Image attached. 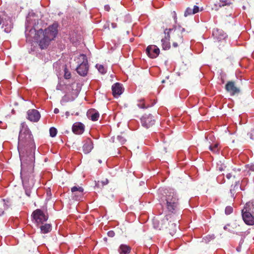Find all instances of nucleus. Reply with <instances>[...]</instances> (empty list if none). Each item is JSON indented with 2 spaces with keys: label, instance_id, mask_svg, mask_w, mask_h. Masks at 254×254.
<instances>
[{
  "label": "nucleus",
  "instance_id": "1",
  "mask_svg": "<svg viewBox=\"0 0 254 254\" xmlns=\"http://www.w3.org/2000/svg\"><path fill=\"white\" fill-rule=\"evenodd\" d=\"M58 27V23L54 22L44 30L40 29L36 30L35 28L31 27L29 19H27L25 25V35L27 40H30L31 38H32L41 49H45L57 37Z\"/></svg>",
  "mask_w": 254,
  "mask_h": 254
},
{
  "label": "nucleus",
  "instance_id": "2",
  "mask_svg": "<svg viewBox=\"0 0 254 254\" xmlns=\"http://www.w3.org/2000/svg\"><path fill=\"white\" fill-rule=\"evenodd\" d=\"M34 146L32 134L25 123L21 124L20 130L18 136V150L20 158L21 168H23L25 162L31 165L35 158L34 154L31 152L26 155L25 152L26 147Z\"/></svg>",
  "mask_w": 254,
  "mask_h": 254
},
{
  "label": "nucleus",
  "instance_id": "3",
  "mask_svg": "<svg viewBox=\"0 0 254 254\" xmlns=\"http://www.w3.org/2000/svg\"><path fill=\"white\" fill-rule=\"evenodd\" d=\"M159 191L161 193L160 202L166 205L169 212H175L179 206V199L176 193L171 189L160 190Z\"/></svg>",
  "mask_w": 254,
  "mask_h": 254
},
{
  "label": "nucleus",
  "instance_id": "4",
  "mask_svg": "<svg viewBox=\"0 0 254 254\" xmlns=\"http://www.w3.org/2000/svg\"><path fill=\"white\" fill-rule=\"evenodd\" d=\"M253 214H254V200L247 203L242 210L243 219L247 225H254V216Z\"/></svg>",
  "mask_w": 254,
  "mask_h": 254
},
{
  "label": "nucleus",
  "instance_id": "5",
  "mask_svg": "<svg viewBox=\"0 0 254 254\" xmlns=\"http://www.w3.org/2000/svg\"><path fill=\"white\" fill-rule=\"evenodd\" d=\"M31 218L32 222L38 227L48 220L49 216L41 209H37L32 212Z\"/></svg>",
  "mask_w": 254,
  "mask_h": 254
},
{
  "label": "nucleus",
  "instance_id": "6",
  "mask_svg": "<svg viewBox=\"0 0 254 254\" xmlns=\"http://www.w3.org/2000/svg\"><path fill=\"white\" fill-rule=\"evenodd\" d=\"M78 59L82 61V62L77 67L76 71L81 76H85L88 70V65L86 56L84 54H81Z\"/></svg>",
  "mask_w": 254,
  "mask_h": 254
},
{
  "label": "nucleus",
  "instance_id": "7",
  "mask_svg": "<svg viewBox=\"0 0 254 254\" xmlns=\"http://www.w3.org/2000/svg\"><path fill=\"white\" fill-rule=\"evenodd\" d=\"M0 25H2V28L7 33H9L13 28V24L11 18L7 15H0Z\"/></svg>",
  "mask_w": 254,
  "mask_h": 254
},
{
  "label": "nucleus",
  "instance_id": "8",
  "mask_svg": "<svg viewBox=\"0 0 254 254\" xmlns=\"http://www.w3.org/2000/svg\"><path fill=\"white\" fill-rule=\"evenodd\" d=\"M142 126L147 128L153 126L155 122V119L151 114H145L140 119Z\"/></svg>",
  "mask_w": 254,
  "mask_h": 254
},
{
  "label": "nucleus",
  "instance_id": "9",
  "mask_svg": "<svg viewBox=\"0 0 254 254\" xmlns=\"http://www.w3.org/2000/svg\"><path fill=\"white\" fill-rule=\"evenodd\" d=\"M173 31V29L166 28L164 30V33L165 34V38L161 40L162 48L164 50H167L170 49V32Z\"/></svg>",
  "mask_w": 254,
  "mask_h": 254
},
{
  "label": "nucleus",
  "instance_id": "10",
  "mask_svg": "<svg viewBox=\"0 0 254 254\" xmlns=\"http://www.w3.org/2000/svg\"><path fill=\"white\" fill-rule=\"evenodd\" d=\"M73 198L80 200L83 196V189L79 186H74L71 189Z\"/></svg>",
  "mask_w": 254,
  "mask_h": 254
},
{
  "label": "nucleus",
  "instance_id": "11",
  "mask_svg": "<svg viewBox=\"0 0 254 254\" xmlns=\"http://www.w3.org/2000/svg\"><path fill=\"white\" fill-rule=\"evenodd\" d=\"M146 53L150 58L153 59L159 55L160 50L156 46L150 45L147 47Z\"/></svg>",
  "mask_w": 254,
  "mask_h": 254
},
{
  "label": "nucleus",
  "instance_id": "12",
  "mask_svg": "<svg viewBox=\"0 0 254 254\" xmlns=\"http://www.w3.org/2000/svg\"><path fill=\"white\" fill-rule=\"evenodd\" d=\"M27 114V119L32 122H37L41 117L40 113L36 109L29 110Z\"/></svg>",
  "mask_w": 254,
  "mask_h": 254
},
{
  "label": "nucleus",
  "instance_id": "13",
  "mask_svg": "<svg viewBox=\"0 0 254 254\" xmlns=\"http://www.w3.org/2000/svg\"><path fill=\"white\" fill-rule=\"evenodd\" d=\"M225 89L231 95H234L240 92V89L237 87L234 82L228 81L225 86Z\"/></svg>",
  "mask_w": 254,
  "mask_h": 254
},
{
  "label": "nucleus",
  "instance_id": "14",
  "mask_svg": "<svg viewBox=\"0 0 254 254\" xmlns=\"http://www.w3.org/2000/svg\"><path fill=\"white\" fill-rule=\"evenodd\" d=\"M113 95L115 98H118L124 91L123 85L120 83H116L112 86Z\"/></svg>",
  "mask_w": 254,
  "mask_h": 254
},
{
  "label": "nucleus",
  "instance_id": "15",
  "mask_svg": "<svg viewBox=\"0 0 254 254\" xmlns=\"http://www.w3.org/2000/svg\"><path fill=\"white\" fill-rule=\"evenodd\" d=\"M83 151L85 154H88L91 151L93 148V143L90 138H87L83 142Z\"/></svg>",
  "mask_w": 254,
  "mask_h": 254
},
{
  "label": "nucleus",
  "instance_id": "16",
  "mask_svg": "<svg viewBox=\"0 0 254 254\" xmlns=\"http://www.w3.org/2000/svg\"><path fill=\"white\" fill-rule=\"evenodd\" d=\"M72 130L74 133L81 134L84 131V126L81 123H75L72 126Z\"/></svg>",
  "mask_w": 254,
  "mask_h": 254
},
{
  "label": "nucleus",
  "instance_id": "17",
  "mask_svg": "<svg viewBox=\"0 0 254 254\" xmlns=\"http://www.w3.org/2000/svg\"><path fill=\"white\" fill-rule=\"evenodd\" d=\"M99 116L98 112L93 109L89 110L87 113V117L92 121H97L98 120Z\"/></svg>",
  "mask_w": 254,
  "mask_h": 254
},
{
  "label": "nucleus",
  "instance_id": "18",
  "mask_svg": "<svg viewBox=\"0 0 254 254\" xmlns=\"http://www.w3.org/2000/svg\"><path fill=\"white\" fill-rule=\"evenodd\" d=\"M38 227L40 228V232L42 234H47L52 230V225L50 224H43Z\"/></svg>",
  "mask_w": 254,
  "mask_h": 254
},
{
  "label": "nucleus",
  "instance_id": "19",
  "mask_svg": "<svg viewBox=\"0 0 254 254\" xmlns=\"http://www.w3.org/2000/svg\"><path fill=\"white\" fill-rule=\"evenodd\" d=\"M212 35L219 40H220L222 39H224L226 37L225 34H224L221 30L218 29H214L213 30Z\"/></svg>",
  "mask_w": 254,
  "mask_h": 254
},
{
  "label": "nucleus",
  "instance_id": "20",
  "mask_svg": "<svg viewBox=\"0 0 254 254\" xmlns=\"http://www.w3.org/2000/svg\"><path fill=\"white\" fill-rule=\"evenodd\" d=\"M119 252L120 254H128L131 251V248L125 244L121 245L119 249Z\"/></svg>",
  "mask_w": 254,
  "mask_h": 254
},
{
  "label": "nucleus",
  "instance_id": "21",
  "mask_svg": "<svg viewBox=\"0 0 254 254\" xmlns=\"http://www.w3.org/2000/svg\"><path fill=\"white\" fill-rule=\"evenodd\" d=\"M239 187L240 184L239 181L236 182L234 185L231 186L230 191L233 198H235L236 191L239 190Z\"/></svg>",
  "mask_w": 254,
  "mask_h": 254
},
{
  "label": "nucleus",
  "instance_id": "22",
  "mask_svg": "<svg viewBox=\"0 0 254 254\" xmlns=\"http://www.w3.org/2000/svg\"><path fill=\"white\" fill-rule=\"evenodd\" d=\"M177 225L174 223H169V227L167 228L168 229L169 233L173 236L177 231Z\"/></svg>",
  "mask_w": 254,
  "mask_h": 254
},
{
  "label": "nucleus",
  "instance_id": "23",
  "mask_svg": "<svg viewBox=\"0 0 254 254\" xmlns=\"http://www.w3.org/2000/svg\"><path fill=\"white\" fill-rule=\"evenodd\" d=\"M209 148L210 150L213 153H219L220 149L219 144L217 143H216L214 144L210 145L209 147Z\"/></svg>",
  "mask_w": 254,
  "mask_h": 254
},
{
  "label": "nucleus",
  "instance_id": "24",
  "mask_svg": "<svg viewBox=\"0 0 254 254\" xmlns=\"http://www.w3.org/2000/svg\"><path fill=\"white\" fill-rule=\"evenodd\" d=\"M220 2L218 4H215V6H218L219 7L226 5H229L231 2L229 0H219Z\"/></svg>",
  "mask_w": 254,
  "mask_h": 254
},
{
  "label": "nucleus",
  "instance_id": "25",
  "mask_svg": "<svg viewBox=\"0 0 254 254\" xmlns=\"http://www.w3.org/2000/svg\"><path fill=\"white\" fill-rule=\"evenodd\" d=\"M137 106L139 108L141 109H146L148 107V106H145L144 103V100L141 99L138 101V103H137Z\"/></svg>",
  "mask_w": 254,
  "mask_h": 254
},
{
  "label": "nucleus",
  "instance_id": "26",
  "mask_svg": "<svg viewBox=\"0 0 254 254\" xmlns=\"http://www.w3.org/2000/svg\"><path fill=\"white\" fill-rule=\"evenodd\" d=\"M50 134L52 137H55L57 134V130L54 127H52L50 128Z\"/></svg>",
  "mask_w": 254,
  "mask_h": 254
},
{
  "label": "nucleus",
  "instance_id": "27",
  "mask_svg": "<svg viewBox=\"0 0 254 254\" xmlns=\"http://www.w3.org/2000/svg\"><path fill=\"white\" fill-rule=\"evenodd\" d=\"M192 14H194L192 9L190 7H188L185 11L184 16L187 17Z\"/></svg>",
  "mask_w": 254,
  "mask_h": 254
},
{
  "label": "nucleus",
  "instance_id": "28",
  "mask_svg": "<svg viewBox=\"0 0 254 254\" xmlns=\"http://www.w3.org/2000/svg\"><path fill=\"white\" fill-rule=\"evenodd\" d=\"M64 77L65 79H69L71 77V73L68 70L66 67H65L64 69Z\"/></svg>",
  "mask_w": 254,
  "mask_h": 254
},
{
  "label": "nucleus",
  "instance_id": "29",
  "mask_svg": "<svg viewBox=\"0 0 254 254\" xmlns=\"http://www.w3.org/2000/svg\"><path fill=\"white\" fill-rule=\"evenodd\" d=\"M96 67H97L98 71L100 73L104 74L106 72V70L103 65H101V64H99V65L97 64Z\"/></svg>",
  "mask_w": 254,
  "mask_h": 254
},
{
  "label": "nucleus",
  "instance_id": "30",
  "mask_svg": "<svg viewBox=\"0 0 254 254\" xmlns=\"http://www.w3.org/2000/svg\"><path fill=\"white\" fill-rule=\"evenodd\" d=\"M233 209L232 207L230 206H228L225 208V212L226 215L230 214L232 213Z\"/></svg>",
  "mask_w": 254,
  "mask_h": 254
},
{
  "label": "nucleus",
  "instance_id": "31",
  "mask_svg": "<svg viewBox=\"0 0 254 254\" xmlns=\"http://www.w3.org/2000/svg\"><path fill=\"white\" fill-rule=\"evenodd\" d=\"M117 139L122 144H124L126 141L125 138L121 135H118L117 137Z\"/></svg>",
  "mask_w": 254,
  "mask_h": 254
},
{
  "label": "nucleus",
  "instance_id": "32",
  "mask_svg": "<svg viewBox=\"0 0 254 254\" xmlns=\"http://www.w3.org/2000/svg\"><path fill=\"white\" fill-rule=\"evenodd\" d=\"M247 168L248 169V171L254 172V164L247 165Z\"/></svg>",
  "mask_w": 254,
  "mask_h": 254
},
{
  "label": "nucleus",
  "instance_id": "33",
  "mask_svg": "<svg viewBox=\"0 0 254 254\" xmlns=\"http://www.w3.org/2000/svg\"><path fill=\"white\" fill-rule=\"evenodd\" d=\"M69 101L68 97L67 95L64 96L62 99L61 101V104H63V103L68 102Z\"/></svg>",
  "mask_w": 254,
  "mask_h": 254
},
{
  "label": "nucleus",
  "instance_id": "34",
  "mask_svg": "<svg viewBox=\"0 0 254 254\" xmlns=\"http://www.w3.org/2000/svg\"><path fill=\"white\" fill-rule=\"evenodd\" d=\"M192 11L193 12L194 14L197 13L199 11V7L196 5H194L193 6V8H192Z\"/></svg>",
  "mask_w": 254,
  "mask_h": 254
},
{
  "label": "nucleus",
  "instance_id": "35",
  "mask_svg": "<svg viewBox=\"0 0 254 254\" xmlns=\"http://www.w3.org/2000/svg\"><path fill=\"white\" fill-rule=\"evenodd\" d=\"M173 30L174 32L176 31L177 33H178V32L182 33L183 32H184L185 30V28L180 27L178 29H175V30L173 29Z\"/></svg>",
  "mask_w": 254,
  "mask_h": 254
},
{
  "label": "nucleus",
  "instance_id": "36",
  "mask_svg": "<svg viewBox=\"0 0 254 254\" xmlns=\"http://www.w3.org/2000/svg\"><path fill=\"white\" fill-rule=\"evenodd\" d=\"M107 235L110 237H113L115 236V232L113 231H109Z\"/></svg>",
  "mask_w": 254,
  "mask_h": 254
},
{
  "label": "nucleus",
  "instance_id": "37",
  "mask_svg": "<svg viewBox=\"0 0 254 254\" xmlns=\"http://www.w3.org/2000/svg\"><path fill=\"white\" fill-rule=\"evenodd\" d=\"M172 14V15L175 21V22H176L177 21V14H176V12L175 11H173L171 13Z\"/></svg>",
  "mask_w": 254,
  "mask_h": 254
},
{
  "label": "nucleus",
  "instance_id": "38",
  "mask_svg": "<svg viewBox=\"0 0 254 254\" xmlns=\"http://www.w3.org/2000/svg\"><path fill=\"white\" fill-rule=\"evenodd\" d=\"M250 138L254 140V129L252 130L250 132Z\"/></svg>",
  "mask_w": 254,
  "mask_h": 254
},
{
  "label": "nucleus",
  "instance_id": "39",
  "mask_svg": "<svg viewBox=\"0 0 254 254\" xmlns=\"http://www.w3.org/2000/svg\"><path fill=\"white\" fill-rule=\"evenodd\" d=\"M104 9L105 10L109 11L110 9V7L109 5H106L104 6Z\"/></svg>",
  "mask_w": 254,
  "mask_h": 254
},
{
  "label": "nucleus",
  "instance_id": "40",
  "mask_svg": "<svg viewBox=\"0 0 254 254\" xmlns=\"http://www.w3.org/2000/svg\"><path fill=\"white\" fill-rule=\"evenodd\" d=\"M232 175L231 173H228L226 175V178L228 179H230L232 177Z\"/></svg>",
  "mask_w": 254,
  "mask_h": 254
},
{
  "label": "nucleus",
  "instance_id": "41",
  "mask_svg": "<svg viewBox=\"0 0 254 254\" xmlns=\"http://www.w3.org/2000/svg\"><path fill=\"white\" fill-rule=\"evenodd\" d=\"M25 193L28 196H30V191L28 190H25Z\"/></svg>",
  "mask_w": 254,
  "mask_h": 254
},
{
  "label": "nucleus",
  "instance_id": "42",
  "mask_svg": "<svg viewBox=\"0 0 254 254\" xmlns=\"http://www.w3.org/2000/svg\"><path fill=\"white\" fill-rule=\"evenodd\" d=\"M111 26H112V27L113 28H115L116 27H117V24H116V23H112L111 24Z\"/></svg>",
  "mask_w": 254,
  "mask_h": 254
},
{
  "label": "nucleus",
  "instance_id": "43",
  "mask_svg": "<svg viewBox=\"0 0 254 254\" xmlns=\"http://www.w3.org/2000/svg\"><path fill=\"white\" fill-rule=\"evenodd\" d=\"M241 250V246L239 245L237 248L236 250L237 252H240Z\"/></svg>",
  "mask_w": 254,
  "mask_h": 254
},
{
  "label": "nucleus",
  "instance_id": "44",
  "mask_svg": "<svg viewBox=\"0 0 254 254\" xmlns=\"http://www.w3.org/2000/svg\"><path fill=\"white\" fill-rule=\"evenodd\" d=\"M54 112L55 114H58L59 113V110L58 108H55L54 109Z\"/></svg>",
  "mask_w": 254,
  "mask_h": 254
},
{
  "label": "nucleus",
  "instance_id": "45",
  "mask_svg": "<svg viewBox=\"0 0 254 254\" xmlns=\"http://www.w3.org/2000/svg\"><path fill=\"white\" fill-rule=\"evenodd\" d=\"M244 239H241L240 241V243H239V245L241 246L243 243H244Z\"/></svg>",
  "mask_w": 254,
  "mask_h": 254
},
{
  "label": "nucleus",
  "instance_id": "46",
  "mask_svg": "<svg viewBox=\"0 0 254 254\" xmlns=\"http://www.w3.org/2000/svg\"><path fill=\"white\" fill-rule=\"evenodd\" d=\"M179 38V41L180 42H183V36H180Z\"/></svg>",
  "mask_w": 254,
  "mask_h": 254
},
{
  "label": "nucleus",
  "instance_id": "47",
  "mask_svg": "<svg viewBox=\"0 0 254 254\" xmlns=\"http://www.w3.org/2000/svg\"><path fill=\"white\" fill-rule=\"evenodd\" d=\"M173 46L174 47H178V44L176 42H174L173 43Z\"/></svg>",
  "mask_w": 254,
  "mask_h": 254
},
{
  "label": "nucleus",
  "instance_id": "48",
  "mask_svg": "<svg viewBox=\"0 0 254 254\" xmlns=\"http://www.w3.org/2000/svg\"><path fill=\"white\" fill-rule=\"evenodd\" d=\"M69 112H66V113H65V115H66L67 117H68V116H69Z\"/></svg>",
  "mask_w": 254,
  "mask_h": 254
},
{
  "label": "nucleus",
  "instance_id": "49",
  "mask_svg": "<svg viewBox=\"0 0 254 254\" xmlns=\"http://www.w3.org/2000/svg\"><path fill=\"white\" fill-rule=\"evenodd\" d=\"M29 146H27V147H26V148H28ZM31 148H33V147H34V148H36V147H35V145L34 144V146H29Z\"/></svg>",
  "mask_w": 254,
  "mask_h": 254
},
{
  "label": "nucleus",
  "instance_id": "50",
  "mask_svg": "<svg viewBox=\"0 0 254 254\" xmlns=\"http://www.w3.org/2000/svg\"><path fill=\"white\" fill-rule=\"evenodd\" d=\"M3 212H3V210L0 211V216L1 214H2L3 213Z\"/></svg>",
  "mask_w": 254,
  "mask_h": 254
},
{
  "label": "nucleus",
  "instance_id": "51",
  "mask_svg": "<svg viewBox=\"0 0 254 254\" xmlns=\"http://www.w3.org/2000/svg\"><path fill=\"white\" fill-rule=\"evenodd\" d=\"M224 230H227V226H225L224 227Z\"/></svg>",
  "mask_w": 254,
  "mask_h": 254
},
{
  "label": "nucleus",
  "instance_id": "52",
  "mask_svg": "<svg viewBox=\"0 0 254 254\" xmlns=\"http://www.w3.org/2000/svg\"><path fill=\"white\" fill-rule=\"evenodd\" d=\"M98 162L100 163H102V161L101 160H99Z\"/></svg>",
  "mask_w": 254,
  "mask_h": 254
},
{
  "label": "nucleus",
  "instance_id": "53",
  "mask_svg": "<svg viewBox=\"0 0 254 254\" xmlns=\"http://www.w3.org/2000/svg\"><path fill=\"white\" fill-rule=\"evenodd\" d=\"M57 89H59V87H58V86L57 87Z\"/></svg>",
  "mask_w": 254,
  "mask_h": 254
}]
</instances>
